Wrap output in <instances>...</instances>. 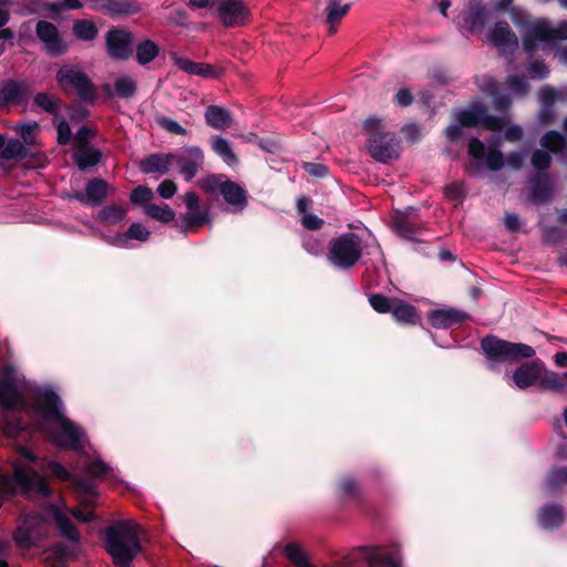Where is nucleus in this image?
Here are the masks:
<instances>
[{
  "mask_svg": "<svg viewBox=\"0 0 567 567\" xmlns=\"http://www.w3.org/2000/svg\"><path fill=\"white\" fill-rule=\"evenodd\" d=\"M511 19L523 31L522 45L528 54L536 52L538 42L556 45L567 40V20L554 27L548 19L533 20L529 13L518 8L511 9Z\"/></svg>",
  "mask_w": 567,
  "mask_h": 567,
  "instance_id": "f257e3e1",
  "label": "nucleus"
},
{
  "mask_svg": "<svg viewBox=\"0 0 567 567\" xmlns=\"http://www.w3.org/2000/svg\"><path fill=\"white\" fill-rule=\"evenodd\" d=\"M104 547L117 567H131L142 551L138 527L132 520H118L105 528Z\"/></svg>",
  "mask_w": 567,
  "mask_h": 567,
  "instance_id": "f03ea898",
  "label": "nucleus"
},
{
  "mask_svg": "<svg viewBox=\"0 0 567 567\" xmlns=\"http://www.w3.org/2000/svg\"><path fill=\"white\" fill-rule=\"evenodd\" d=\"M52 431V441L61 450L71 451L83 461H102L101 455L90 443L85 431L68 417L58 421Z\"/></svg>",
  "mask_w": 567,
  "mask_h": 567,
  "instance_id": "7ed1b4c3",
  "label": "nucleus"
},
{
  "mask_svg": "<svg viewBox=\"0 0 567 567\" xmlns=\"http://www.w3.org/2000/svg\"><path fill=\"white\" fill-rule=\"evenodd\" d=\"M481 349L493 369L496 363H514L535 355V349L528 344L503 340L494 334L481 339Z\"/></svg>",
  "mask_w": 567,
  "mask_h": 567,
  "instance_id": "20e7f679",
  "label": "nucleus"
},
{
  "mask_svg": "<svg viewBox=\"0 0 567 567\" xmlns=\"http://www.w3.org/2000/svg\"><path fill=\"white\" fill-rule=\"evenodd\" d=\"M361 257V238L355 233H344L329 243L328 259L337 268L351 269Z\"/></svg>",
  "mask_w": 567,
  "mask_h": 567,
  "instance_id": "39448f33",
  "label": "nucleus"
},
{
  "mask_svg": "<svg viewBox=\"0 0 567 567\" xmlns=\"http://www.w3.org/2000/svg\"><path fill=\"white\" fill-rule=\"evenodd\" d=\"M56 82L65 94L73 89L82 103L93 105L97 99V92L92 80L74 66H62L56 72Z\"/></svg>",
  "mask_w": 567,
  "mask_h": 567,
  "instance_id": "423d86ee",
  "label": "nucleus"
},
{
  "mask_svg": "<svg viewBox=\"0 0 567 567\" xmlns=\"http://www.w3.org/2000/svg\"><path fill=\"white\" fill-rule=\"evenodd\" d=\"M20 377L12 364L0 368V406L7 411L19 412L25 406V399L19 389Z\"/></svg>",
  "mask_w": 567,
  "mask_h": 567,
  "instance_id": "0eeeda50",
  "label": "nucleus"
},
{
  "mask_svg": "<svg viewBox=\"0 0 567 567\" xmlns=\"http://www.w3.org/2000/svg\"><path fill=\"white\" fill-rule=\"evenodd\" d=\"M467 153L475 163L465 165V172L474 176L483 168V161L489 171L497 172L505 165L503 153L497 148V145L491 146L486 150L484 143L477 137H471L468 141Z\"/></svg>",
  "mask_w": 567,
  "mask_h": 567,
  "instance_id": "6e6552de",
  "label": "nucleus"
},
{
  "mask_svg": "<svg viewBox=\"0 0 567 567\" xmlns=\"http://www.w3.org/2000/svg\"><path fill=\"white\" fill-rule=\"evenodd\" d=\"M86 472L91 477L72 475L62 463H49L50 472L63 481H71L76 492L84 495H93L95 488L93 478L104 477L109 473L110 467L107 463H86Z\"/></svg>",
  "mask_w": 567,
  "mask_h": 567,
  "instance_id": "1a4fd4ad",
  "label": "nucleus"
},
{
  "mask_svg": "<svg viewBox=\"0 0 567 567\" xmlns=\"http://www.w3.org/2000/svg\"><path fill=\"white\" fill-rule=\"evenodd\" d=\"M457 122L463 127H477L478 125L492 132H499L506 122L503 117L488 114L487 107L477 103L470 109L461 110L456 115Z\"/></svg>",
  "mask_w": 567,
  "mask_h": 567,
  "instance_id": "9d476101",
  "label": "nucleus"
},
{
  "mask_svg": "<svg viewBox=\"0 0 567 567\" xmlns=\"http://www.w3.org/2000/svg\"><path fill=\"white\" fill-rule=\"evenodd\" d=\"M367 147L370 156L379 163L386 164L400 156V142L391 132H374L369 136Z\"/></svg>",
  "mask_w": 567,
  "mask_h": 567,
  "instance_id": "9b49d317",
  "label": "nucleus"
},
{
  "mask_svg": "<svg viewBox=\"0 0 567 567\" xmlns=\"http://www.w3.org/2000/svg\"><path fill=\"white\" fill-rule=\"evenodd\" d=\"M213 10L226 28L245 25L250 19V9L243 0H213Z\"/></svg>",
  "mask_w": 567,
  "mask_h": 567,
  "instance_id": "f8f14e48",
  "label": "nucleus"
},
{
  "mask_svg": "<svg viewBox=\"0 0 567 567\" xmlns=\"http://www.w3.org/2000/svg\"><path fill=\"white\" fill-rule=\"evenodd\" d=\"M89 8L112 19L128 18L142 10L138 0H84Z\"/></svg>",
  "mask_w": 567,
  "mask_h": 567,
  "instance_id": "ddd939ff",
  "label": "nucleus"
},
{
  "mask_svg": "<svg viewBox=\"0 0 567 567\" xmlns=\"http://www.w3.org/2000/svg\"><path fill=\"white\" fill-rule=\"evenodd\" d=\"M106 51L111 59L117 61H127L133 56V34L132 32L111 28L105 35Z\"/></svg>",
  "mask_w": 567,
  "mask_h": 567,
  "instance_id": "4468645a",
  "label": "nucleus"
},
{
  "mask_svg": "<svg viewBox=\"0 0 567 567\" xmlns=\"http://www.w3.org/2000/svg\"><path fill=\"white\" fill-rule=\"evenodd\" d=\"M32 93V86L25 81L4 80L0 84V109L12 105H25Z\"/></svg>",
  "mask_w": 567,
  "mask_h": 567,
  "instance_id": "2eb2a0df",
  "label": "nucleus"
},
{
  "mask_svg": "<svg viewBox=\"0 0 567 567\" xmlns=\"http://www.w3.org/2000/svg\"><path fill=\"white\" fill-rule=\"evenodd\" d=\"M35 34L44 44V49L50 56L56 58L68 51V44L60 35L56 25L52 22L39 20L35 25Z\"/></svg>",
  "mask_w": 567,
  "mask_h": 567,
  "instance_id": "dca6fc26",
  "label": "nucleus"
},
{
  "mask_svg": "<svg viewBox=\"0 0 567 567\" xmlns=\"http://www.w3.org/2000/svg\"><path fill=\"white\" fill-rule=\"evenodd\" d=\"M204 152L198 146L183 148L179 153H174L173 163L179 167V173L186 182H190L202 169L204 165Z\"/></svg>",
  "mask_w": 567,
  "mask_h": 567,
  "instance_id": "f3484780",
  "label": "nucleus"
},
{
  "mask_svg": "<svg viewBox=\"0 0 567 567\" xmlns=\"http://www.w3.org/2000/svg\"><path fill=\"white\" fill-rule=\"evenodd\" d=\"M394 231L402 238L422 243L417 236L421 235L423 228L415 218V210L413 207H408L405 210H396L392 217Z\"/></svg>",
  "mask_w": 567,
  "mask_h": 567,
  "instance_id": "a211bd4d",
  "label": "nucleus"
},
{
  "mask_svg": "<svg viewBox=\"0 0 567 567\" xmlns=\"http://www.w3.org/2000/svg\"><path fill=\"white\" fill-rule=\"evenodd\" d=\"M37 413L47 422H58L65 417L62 412V401L55 391L47 389L34 402Z\"/></svg>",
  "mask_w": 567,
  "mask_h": 567,
  "instance_id": "6ab92c4d",
  "label": "nucleus"
},
{
  "mask_svg": "<svg viewBox=\"0 0 567 567\" xmlns=\"http://www.w3.org/2000/svg\"><path fill=\"white\" fill-rule=\"evenodd\" d=\"M544 362L540 359L520 363L513 372V382L519 390H526L535 384L538 385Z\"/></svg>",
  "mask_w": 567,
  "mask_h": 567,
  "instance_id": "aec40b11",
  "label": "nucleus"
},
{
  "mask_svg": "<svg viewBox=\"0 0 567 567\" xmlns=\"http://www.w3.org/2000/svg\"><path fill=\"white\" fill-rule=\"evenodd\" d=\"M462 27L474 33L484 29L488 21L489 10L483 0H468Z\"/></svg>",
  "mask_w": 567,
  "mask_h": 567,
  "instance_id": "412c9836",
  "label": "nucleus"
},
{
  "mask_svg": "<svg viewBox=\"0 0 567 567\" xmlns=\"http://www.w3.org/2000/svg\"><path fill=\"white\" fill-rule=\"evenodd\" d=\"M172 60L174 65H176L181 71L190 75H198L203 79H219L224 72L220 66L203 62H194L187 58L178 56L176 54L172 56Z\"/></svg>",
  "mask_w": 567,
  "mask_h": 567,
  "instance_id": "4be33fe9",
  "label": "nucleus"
},
{
  "mask_svg": "<svg viewBox=\"0 0 567 567\" xmlns=\"http://www.w3.org/2000/svg\"><path fill=\"white\" fill-rule=\"evenodd\" d=\"M427 319L435 329H449L468 320L470 315L455 308L435 309L429 312Z\"/></svg>",
  "mask_w": 567,
  "mask_h": 567,
  "instance_id": "5701e85b",
  "label": "nucleus"
},
{
  "mask_svg": "<svg viewBox=\"0 0 567 567\" xmlns=\"http://www.w3.org/2000/svg\"><path fill=\"white\" fill-rule=\"evenodd\" d=\"M488 40L497 49L505 51L511 49L516 50L518 47V38L511 29L506 21H497L488 32Z\"/></svg>",
  "mask_w": 567,
  "mask_h": 567,
  "instance_id": "b1692460",
  "label": "nucleus"
},
{
  "mask_svg": "<svg viewBox=\"0 0 567 567\" xmlns=\"http://www.w3.org/2000/svg\"><path fill=\"white\" fill-rule=\"evenodd\" d=\"M529 199L535 204L548 203L554 196V182L547 172H538L532 178Z\"/></svg>",
  "mask_w": 567,
  "mask_h": 567,
  "instance_id": "393cba45",
  "label": "nucleus"
},
{
  "mask_svg": "<svg viewBox=\"0 0 567 567\" xmlns=\"http://www.w3.org/2000/svg\"><path fill=\"white\" fill-rule=\"evenodd\" d=\"M174 153H153L140 161V171L143 174L165 175L171 171Z\"/></svg>",
  "mask_w": 567,
  "mask_h": 567,
  "instance_id": "a878e982",
  "label": "nucleus"
},
{
  "mask_svg": "<svg viewBox=\"0 0 567 567\" xmlns=\"http://www.w3.org/2000/svg\"><path fill=\"white\" fill-rule=\"evenodd\" d=\"M390 313L398 323L404 326H415L421 320L416 307L396 297Z\"/></svg>",
  "mask_w": 567,
  "mask_h": 567,
  "instance_id": "bb28decb",
  "label": "nucleus"
},
{
  "mask_svg": "<svg viewBox=\"0 0 567 567\" xmlns=\"http://www.w3.org/2000/svg\"><path fill=\"white\" fill-rule=\"evenodd\" d=\"M221 196L224 200L234 206L237 210H243L248 205L247 190L238 183L227 179L223 183Z\"/></svg>",
  "mask_w": 567,
  "mask_h": 567,
  "instance_id": "cd10ccee",
  "label": "nucleus"
},
{
  "mask_svg": "<svg viewBox=\"0 0 567 567\" xmlns=\"http://www.w3.org/2000/svg\"><path fill=\"white\" fill-rule=\"evenodd\" d=\"M537 520L544 529L558 528L565 520L563 506L554 503L546 504L539 509Z\"/></svg>",
  "mask_w": 567,
  "mask_h": 567,
  "instance_id": "c85d7f7f",
  "label": "nucleus"
},
{
  "mask_svg": "<svg viewBox=\"0 0 567 567\" xmlns=\"http://www.w3.org/2000/svg\"><path fill=\"white\" fill-rule=\"evenodd\" d=\"M538 388L542 391H549L554 393H563L567 390V372L558 373L546 369L544 364L543 372L538 382Z\"/></svg>",
  "mask_w": 567,
  "mask_h": 567,
  "instance_id": "c756f323",
  "label": "nucleus"
},
{
  "mask_svg": "<svg viewBox=\"0 0 567 567\" xmlns=\"http://www.w3.org/2000/svg\"><path fill=\"white\" fill-rule=\"evenodd\" d=\"M351 3H342L341 0H328L324 9L326 20L329 24V34L337 32V25L348 14Z\"/></svg>",
  "mask_w": 567,
  "mask_h": 567,
  "instance_id": "7c9ffc66",
  "label": "nucleus"
},
{
  "mask_svg": "<svg viewBox=\"0 0 567 567\" xmlns=\"http://www.w3.org/2000/svg\"><path fill=\"white\" fill-rule=\"evenodd\" d=\"M102 157V152L92 146L78 147L72 155L74 164L83 172L96 166L101 162Z\"/></svg>",
  "mask_w": 567,
  "mask_h": 567,
  "instance_id": "2f4dec72",
  "label": "nucleus"
},
{
  "mask_svg": "<svg viewBox=\"0 0 567 567\" xmlns=\"http://www.w3.org/2000/svg\"><path fill=\"white\" fill-rule=\"evenodd\" d=\"M204 116L206 124L215 130H226L233 123L230 112L219 105L207 106Z\"/></svg>",
  "mask_w": 567,
  "mask_h": 567,
  "instance_id": "473e14b6",
  "label": "nucleus"
},
{
  "mask_svg": "<svg viewBox=\"0 0 567 567\" xmlns=\"http://www.w3.org/2000/svg\"><path fill=\"white\" fill-rule=\"evenodd\" d=\"M87 206H100L109 195V184L105 179L95 177L85 185Z\"/></svg>",
  "mask_w": 567,
  "mask_h": 567,
  "instance_id": "72a5a7b5",
  "label": "nucleus"
},
{
  "mask_svg": "<svg viewBox=\"0 0 567 567\" xmlns=\"http://www.w3.org/2000/svg\"><path fill=\"white\" fill-rule=\"evenodd\" d=\"M30 154L28 148L20 140L10 138L4 141V147L0 153V158L3 161L23 162Z\"/></svg>",
  "mask_w": 567,
  "mask_h": 567,
  "instance_id": "f704fd0d",
  "label": "nucleus"
},
{
  "mask_svg": "<svg viewBox=\"0 0 567 567\" xmlns=\"http://www.w3.org/2000/svg\"><path fill=\"white\" fill-rule=\"evenodd\" d=\"M210 214L208 209H200L197 212H187L183 215V225L181 230L184 235L188 231H195L210 223Z\"/></svg>",
  "mask_w": 567,
  "mask_h": 567,
  "instance_id": "c9c22d12",
  "label": "nucleus"
},
{
  "mask_svg": "<svg viewBox=\"0 0 567 567\" xmlns=\"http://www.w3.org/2000/svg\"><path fill=\"white\" fill-rule=\"evenodd\" d=\"M212 150L228 165L238 164V156L234 153L228 141L219 135H214L210 140Z\"/></svg>",
  "mask_w": 567,
  "mask_h": 567,
  "instance_id": "e433bc0d",
  "label": "nucleus"
},
{
  "mask_svg": "<svg viewBox=\"0 0 567 567\" xmlns=\"http://www.w3.org/2000/svg\"><path fill=\"white\" fill-rule=\"evenodd\" d=\"M151 231L143 226L141 223H133L130 225L127 230L116 238V245L124 247L127 240H138L145 243L150 239Z\"/></svg>",
  "mask_w": 567,
  "mask_h": 567,
  "instance_id": "4c0bfd02",
  "label": "nucleus"
},
{
  "mask_svg": "<svg viewBox=\"0 0 567 567\" xmlns=\"http://www.w3.org/2000/svg\"><path fill=\"white\" fill-rule=\"evenodd\" d=\"M159 54V47L150 39L141 41L135 49L136 61L140 65H146Z\"/></svg>",
  "mask_w": 567,
  "mask_h": 567,
  "instance_id": "58836bf2",
  "label": "nucleus"
},
{
  "mask_svg": "<svg viewBox=\"0 0 567 567\" xmlns=\"http://www.w3.org/2000/svg\"><path fill=\"white\" fill-rule=\"evenodd\" d=\"M539 143L543 148L554 154H558L567 147L566 137L560 132L554 130L546 132Z\"/></svg>",
  "mask_w": 567,
  "mask_h": 567,
  "instance_id": "ea45409f",
  "label": "nucleus"
},
{
  "mask_svg": "<svg viewBox=\"0 0 567 567\" xmlns=\"http://www.w3.org/2000/svg\"><path fill=\"white\" fill-rule=\"evenodd\" d=\"M144 213L161 223L168 224L175 219V210L169 207L167 204L156 205V204H147L144 206Z\"/></svg>",
  "mask_w": 567,
  "mask_h": 567,
  "instance_id": "a19ab883",
  "label": "nucleus"
},
{
  "mask_svg": "<svg viewBox=\"0 0 567 567\" xmlns=\"http://www.w3.org/2000/svg\"><path fill=\"white\" fill-rule=\"evenodd\" d=\"M33 103L42 111L56 116L61 107V100L47 92H39L33 97Z\"/></svg>",
  "mask_w": 567,
  "mask_h": 567,
  "instance_id": "79ce46f5",
  "label": "nucleus"
},
{
  "mask_svg": "<svg viewBox=\"0 0 567 567\" xmlns=\"http://www.w3.org/2000/svg\"><path fill=\"white\" fill-rule=\"evenodd\" d=\"M55 522L60 534L73 544H78L80 535L71 519L61 512L55 513Z\"/></svg>",
  "mask_w": 567,
  "mask_h": 567,
  "instance_id": "37998d69",
  "label": "nucleus"
},
{
  "mask_svg": "<svg viewBox=\"0 0 567 567\" xmlns=\"http://www.w3.org/2000/svg\"><path fill=\"white\" fill-rule=\"evenodd\" d=\"M72 30L74 35L82 41H92L99 33L97 27L91 20H76Z\"/></svg>",
  "mask_w": 567,
  "mask_h": 567,
  "instance_id": "c03bdc74",
  "label": "nucleus"
},
{
  "mask_svg": "<svg viewBox=\"0 0 567 567\" xmlns=\"http://www.w3.org/2000/svg\"><path fill=\"white\" fill-rule=\"evenodd\" d=\"M126 217V209L116 204H112L102 208L99 213V220L102 224L115 225Z\"/></svg>",
  "mask_w": 567,
  "mask_h": 567,
  "instance_id": "a18cd8bd",
  "label": "nucleus"
},
{
  "mask_svg": "<svg viewBox=\"0 0 567 567\" xmlns=\"http://www.w3.org/2000/svg\"><path fill=\"white\" fill-rule=\"evenodd\" d=\"M114 91L117 97L128 100L135 95L137 84L126 75L120 76L114 82Z\"/></svg>",
  "mask_w": 567,
  "mask_h": 567,
  "instance_id": "49530a36",
  "label": "nucleus"
},
{
  "mask_svg": "<svg viewBox=\"0 0 567 567\" xmlns=\"http://www.w3.org/2000/svg\"><path fill=\"white\" fill-rule=\"evenodd\" d=\"M565 484H567V466L553 467L547 476L545 488L553 493L563 487Z\"/></svg>",
  "mask_w": 567,
  "mask_h": 567,
  "instance_id": "de8ad7c7",
  "label": "nucleus"
},
{
  "mask_svg": "<svg viewBox=\"0 0 567 567\" xmlns=\"http://www.w3.org/2000/svg\"><path fill=\"white\" fill-rule=\"evenodd\" d=\"M284 551L287 558L297 567H316L308 561L302 549L295 543L286 545Z\"/></svg>",
  "mask_w": 567,
  "mask_h": 567,
  "instance_id": "09e8293b",
  "label": "nucleus"
},
{
  "mask_svg": "<svg viewBox=\"0 0 567 567\" xmlns=\"http://www.w3.org/2000/svg\"><path fill=\"white\" fill-rule=\"evenodd\" d=\"M224 174H209L200 181V188L207 194H215L217 190L221 193L223 183L227 182Z\"/></svg>",
  "mask_w": 567,
  "mask_h": 567,
  "instance_id": "8fccbe9b",
  "label": "nucleus"
},
{
  "mask_svg": "<svg viewBox=\"0 0 567 567\" xmlns=\"http://www.w3.org/2000/svg\"><path fill=\"white\" fill-rule=\"evenodd\" d=\"M369 303L378 313H390L394 298H389L382 293H371L369 295Z\"/></svg>",
  "mask_w": 567,
  "mask_h": 567,
  "instance_id": "3c124183",
  "label": "nucleus"
},
{
  "mask_svg": "<svg viewBox=\"0 0 567 567\" xmlns=\"http://www.w3.org/2000/svg\"><path fill=\"white\" fill-rule=\"evenodd\" d=\"M154 121L161 128H163L164 131H166L168 133H172L174 135H186L187 134V131L182 125H179L176 121H174L163 114L156 113L154 115Z\"/></svg>",
  "mask_w": 567,
  "mask_h": 567,
  "instance_id": "603ef678",
  "label": "nucleus"
},
{
  "mask_svg": "<svg viewBox=\"0 0 567 567\" xmlns=\"http://www.w3.org/2000/svg\"><path fill=\"white\" fill-rule=\"evenodd\" d=\"M16 544L22 548H30L34 544V537L27 523L21 524L13 536Z\"/></svg>",
  "mask_w": 567,
  "mask_h": 567,
  "instance_id": "864d4df0",
  "label": "nucleus"
},
{
  "mask_svg": "<svg viewBox=\"0 0 567 567\" xmlns=\"http://www.w3.org/2000/svg\"><path fill=\"white\" fill-rule=\"evenodd\" d=\"M68 115L71 122L82 123L86 121L91 112L80 102H73L65 106Z\"/></svg>",
  "mask_w": 567,
  "mask_h": 567,
  "instance_id": "5fc2aeb1",
  "label": "nucleus"
},
{
  "mask_svg": "<svg viewBox=\"0 0 567 567\" xmlns=\"http://www.w3.org/2000/svg\"><path fill=\"white\" fill-rule=\"evenodd\" d=\"M153 197V190L146 185L136 186L130 194V200L133 205H147V203L151 202Z\"/></svg>",
  "mask_w": 567,
  "mask_h": 567,
  "instance_id": "6e6d98bb",
  "label": "nucleus"
},
{
  "mask_svg": "<svg viewBox=\"0 0 567 567\" xmlns=\"http://www.w3.org/2000/svg\"><path fill=\"white\" fill-rule=\"evenodd\" d=\"M551 156L550 153L545 150H536L533 152L530 157L532 165L538 172H546L551 165Z\"/></svg>",
  "mask_w": 567,
  "mask_h": 567,
  "instance_id": "4d7b16f0",
  "label": "nucleus"
},
{
  "mask_svg": "<svg viewBox=\"0 0 567 567\" xmlns=\"http://www.w3.org/2000/svg\"><path fill=\"white\" fill-rule=\"evenodd\" d=\"M444 193L446 198L451 200L463 202L464 198L466 197L465 185L463 182L460 181L453 182L450 185L445 186Z\"/></svg>",
  "mask_w": 567,
  "mask_h": 567,
  "instance_id": "13d9d810",
  "label": "nucleus"
},
{
  "mask_svg": "<svg viewBox=\"0 0 567 567\" xmlns=\"http://www.w3.org/2000/svg\"><path fill=\"white\" fill-rule=\"evenodd\" d=\"M68 555L66 547L62 544L54 546L53 553L48 555L45 560L50 567H65L64 557Z\"/></svg>",
  "mask_w": 567,
  "mask_h": 567,
  "instance_id": "bf43d9fd",
  "label": "nucleus"
},
{
  "mask_svg": "<svg viewBox=\"0 0 567 567\" xmlns=\"http://www.w3.org/2000/svg\"><path fill=\"white\" fill-rule=\"evenodd\" d=\"M537 121L543 126H549L556 122V110L554 105H540Z\"/></svg>",
  "mask_w": 567,
  "mask_h": 567,
  "instance_id": "052dcab7",
  "label": "nucleus"
},
{
  "mask_svg": "<svg viewBox=\"0 0 567 567\" xmlns=\"http://www.w3.org/2000/svg\"><path fill=\"white\" fill-rule=\"evenodd\" d=\"M527 72L532 79L544 80L549 75V68L544 61L536 60L528 65Z\"/></svg>",
  "mask_w": 567,
  "mask_h": 567,
  "instance_id": "680f3d73",
  "label": "nucleus"
},
{
  "mask_svg": "<svg viewBox=\"0 0 567 567\" xmlns=\"http://www.w3.org/2000/svg\"><path fill=\"white\" fill-rule=\"evenodd\" d=\"M96 131L89 127V126H82L74 136V143L78 147H90V138L95 136Z\"/></svg>",
  "mask_w": 567,
  "mask_h": 567,
  "instance_id": "e2e57ef3",
  "label": "nucleus"
},
{
  "mask_svg": "<svg viewBox=\"0 0 567 567\" xmlns=\"http://www.w3.org/2000/svg\"><path fill=\"white\" fill-rule=\"evenodd\" d=\"M507 83L515 94L525 95L529 91V84L519 75H509Z\"/></svg>",
  "mask_w": 567,
  "mask_h": 567,
  "instance_id": "0e129e2a",
  "label": "nucleus"
},
{
  "mask_svg": "<svg viewBox=\"0 0 567 567\" xmlns=\"http://www.w3.org/2000/svg\"><path fill=\"white\" fill-rule=\"evenodd\" d=\"M340 488L342 495L346 497L357 498L360 494V488L357 481L352 477H344L341 481Z\"/></svg>",
  "mask_w": 567,
  "mask_h": 567,
  "instance_id": "69168bd1",
  "label": "nucleus"
},
{
  "mask_svg": "<svg viewBox=\"0 0 567 567\" xmlns=\"http://www.w3.org/2000/svg\"><path fill=\"white\" fill-rule=\"evenodd\" d=\"M48 163V157L42 152H33L30 150L29 156L24 159V165L28 168L44 167Z\"/></svg>",
  "mask_w": 567,
  "mask_h": 567,
  "instance_id": "338daca9",
  "label": "nucleus"
},
{
  "mask_svg": "<svg viewBox=\"0 0 567 567\" xmlns=\"http://www.w3.org/2000/svg\"><path fill=\"white\" fill-rule=\"evenodd\" d=\"M56 133H58L56 141H58L59 145L64 146L70 143L72 132H71L69 123L64 118L58 123Z\"/></svg>",
  "mask_w": 567,
  "mask_h": 567,
  "instance_id": "774afa93",
  "label": "nucleus"
}]
</instances>
